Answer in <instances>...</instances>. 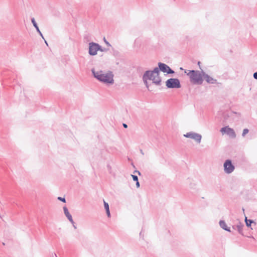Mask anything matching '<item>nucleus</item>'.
<instances>
[{
    "label": "nucleus",
    "mask_w": 257,
    "mask_h": 257,
    "mask_svg": "<svg viewBox=\"0 0 257 257\" xmlns=\"http://www.w3.org/2000/svg\"><path fill=\"white\" fill-rule=\"evenodd\" d=\"M143 80L146 86L149 88L148 80H152L153 83L156 85H161V78L160 76L159 69L155 67L153 70L146 71L143 76Z\"/></svg>",
    "instance_id": "1"
},
{
    "label": "nucleus",
    "mask_w": 257,
    "mask_h": 257,
    "mask_svg": "<svg viewBox=\"0 0 257 257\" xmlns=\"http://www.w3.org/2000/svg\"><path fill=\"white\" fill-rule=\"evenodd\" d=\"M93 76L98 81L105 84H113L114 83L113 74L110 71L104 72L102 70H95L92 69Z\"/></svg>",
    "instance_id": "2"
},
{
    "label": "nucleus",
    "mask_w": 257,
    "mask_h": 257,
    "mask_svg": "<svg viewBox=\"0 0 257 257\" xmlns=\"http://www.w3.org/2000/svg\"><path fill=\"white\" fill-rule=\"evenodd\" d=\"M202 71H203L190 70L187 75L189 76L191 82L193 84H201L203 77Z\"/></svg>",
    "instance_id": "3"
},
{
    "label": "nucleus",
    "mask_w": 257,
    "mask_h": 257,
    "mask_svg": "<svg viewBox=\"0 0 257 257\" xmlns=\"http://www.w3.org/2000/svg\"><path fill=\"white\" fill-rule=\"evenodd\" d=\"M166 85L168 88H179L181 87L180 81L177 78H170L166 82Z\"/></svg>",
    "instance_id": "4"
},
{
    "label": "nucleus",
    "mask_w": 257,
    "mask_h": 257,
    "mask_svg": "<svg viewBox=\"0 0 257 257\" xmlns=\"http://www.w3.org/2000/svg\"><path fill=\"white\" fill-rule=\"evenodd\" d=\"M220 132L222 135L226 134L231 139H234L236 137L234 130L229 127V126H225L222 127L220 130Z\"/></svg>",
    "instance_id": "5"
},
{
    "label": "nucleus",
    "mask_w": 257,
    "mask_h": 257,
    "mask_svg": "<svg viewBox=\"0 0 257 257\" xmlns=\"http://www.w3.org/2000/svg\"><path fill=\"white\" fill-rule=\"evenodd\" d=\"M100 49V45L94 42L89 43V54L91 56H95L97 54V51Z\"/></svg>",
    "instance_id": "6"
},
{
    "label": "nucleus",
    "mask_w": 257,
    "mask_h": 257,
    "mask_svg": "<svg viewBox=\"0 0 257 257\" xmlns=\"http://www.w3.org/2000/svg\"><path fill=\"white\" fill-rule=\"evenodd\" d=\"M184 136L186 138L194 140L198 144L200 143L202 139L201 135L193 132L187 133L186 134H184Z\"/></svg>",
    "instance_id": "7"
},
{
    "label": "nucleus",
    "mask_w": 257,
    "mask_h": 257,
    "mask_svg": "<svg viewBox=\"0 0 257 257\" xmlns=\"http://www.w3.org/2000/svg\"><path fill=\"white\" fill-rule=\"evenodd\" d=\"M231 162H225L224 164V170L227 173H230L234 170V166L231 164Z\"/></svg>",
    "instance_id": "8"
},
{
    "label": "nucleus",
    "mask_w": 257,
    "mask_h": 257,
    "mask_svg": "<svg viewBox=\"0 0 257 257\" xmlns=\"http://www.w3.org/2000/svg\"><path fill=\"white\" fill-rule=\"evenodd\" d=\"M204 79L209 84H215L216 83V80L206 74L204 71H202Z\"/></svg>",
    "instance_id": "9"
},
{
    "label": "nucleus",
    "mask_w": 257,
    "mask_h": 257,
    "mask_svg": "<svg viewBox=\"0 0 257 257\" xmlns=\"http://www.w3.org/2000/svg\"><path fill=\"white\" fill-rule=\"evenodd\" d=\"M158 67L159 69V72L161 71L164 73H166L167 71V69H168V66L164 63L159 62L158 63Z\"/></svg>",
    "instance_id": "10"
},
{
    "label": "nucleus",
    "mask_w": 257,
    "mask_h": 257,
    "mask_svg": "<svg viewBox=\"0 0 257 257\" xmlns=\"http://www.w3.org/2000/svg\"><path fill=\"white\" fill-rule=\"evenodd\" d=\"M31 21H32V23L33 26L36 28L37 31L38 32V33L40 34V35L42 37V38L43 39H44L43 37V34L41 32V31L37 25V24L36 22L35 21V20L34 18L31 19Z\"/></svg>",
    "instance_id": "11"
},
{
    "label": "nucleus",
    "mask_w": 257,
    "mask_h": 257,
    "mask_svg": "<svg viewBox=\"0 0 257 257\" xmlns=\"http://www.w3.org/2000/svg\"><path fill=\"white\" fill-rule=\"evenodd\" d=\"M219 224H220V226L224 230L228 231H230L229 228L227 227L226 223L224 221H220L219 222Z\"/></svg>",
    "instance_id": "12"
},
{
    "label": "nucleus",
    "mask_w": 257,
    "mask_h": 257,
    "mask_svg": "<svg viewBox=\"0 0 257 257\" xmlns=\"http://www.w3.org/2000/svg\"><path fill=\"white\" fill-rule=\"evenodd\" d=\"M103 202H104V208L106 210L107 215L108 217H109L110 216V211H109V209L108 204L107 203H106L104 200L103 201Z\"/></svg>",
    "instance_id": "13"
},
{
    "label": "nucleus",
    "mask_w": 257,
    "mask_h": 257,
    "mask_svg": "<svg viewBox=\"0 0 257 257\" xmlns=\"http://www.w3.org/2000/svg\"><path fill=\"white\" fill-rule=\"evenodd\" d=\"M245 221L246 226H250L251 225V223L252 222V221L251 220H248L246 217H245Z\"/></svg>",
    "instance_id": "14"
},
{
    "label": "nucleus",
    "mask_w": 257,
    "mask_h": 257,
    "mask_svg": "<svg viewBox=\"0 0 257 257\" xmlns=\"http://www.w3.org/2000/svg\"><path fill=\"white\" fill-rule=\"evenodd\" d=\"M174 72V71L171 69L169 66L168 67V69H167L166 73L168 74H173Z\"/></svg>",
    "instance_id": "15"
},
{
    "label": "nucleus",
    "mask_w": 257,
    "mask_h": 257,
    "mask_svg": "<svg viewBox=\"0 0 257 257\" xmlns=\"http://www.w3.org/2000/svg\"><path fill=\"white\" fill-rule=\"evenodd\" d=\"M223 119L222 120V121L223 122H225L227 121V117H228V113H226V112H224L223 113Z\"/></svg>",
    "instance_id": "16"
},
{
    "label": "nucleus",
    "mask_w": 257,
    "mask_h": 257,
    "mask_svg": "<svg viewBox=\"0 0 257 257\" xmlns=\"http://www.w3.org/2000/svg\"><path fill=\"white\" fill-rule=\"evenodd\" d=\"M249 130L247 128H244L243 130L242 133V136L243 137H244L248 133Z\"/></svg>",
    "instance_id": "17"
},
{
    "label": "nucleus",
    "mask_w": 257,
    "mask_h": 257,
    "mask_svg": "<svg viewBox=\"0 0 257 257\" xmlns=\"http://www.w3.org/2000/svg\"><path fill=\"white\" fill-rule=\"evenodd\" d=\"M63 209H64V213L66 216H67L70 214L68 211V209L66 207H64Z\"/></svg>",
    "instance_id": "18"
},
{
    "label": "nucleus",
    "mask_w": 257,
    "mask_h": 257,
    "mask_svg": "<svg viewBox=\"0 0 257 257\" xmlns=\"http://www.w3.org/2000/svg\"><path fill=\"white\" fill-rule=\"evenodd\" d=\"M68 218V219H69V220L72 222V223H73V219H72V216L70 215V214H69L68 215L66 216Z\"/></svg>",
    "instance_id": "19"
},
{
    "label": "nucleus",
    "mask_w": 257,
    "mask_h": 257,
    "mask_svg": "<svg viewBox=\"0 0 257 257\" xmlns=\"http://www.w3.org/2000/svg\"><path fill=\"white\" fill-rule=\"evenodd\" d=\"M99 51H101V52H105L107 51V49L104 48H102L100 45V49H99Z\"/></svg>",
    "instance_id": "20"
},
{
    "label": "nucleus",
    "mask_w": 257,
    "mask_h": 257,
    "mask_svg": "<svg viewBox=\"0 0 257 257\" xmlns=\"http://www.w3.org/2000/svg\"><path fill=\"white\" fill-rule=\"evenodd\" d=\"M132 176L133 179V180L134 181H138V177L137 176L132 175Z\"/></svg>",
    "instance_id": "21"
},
{
    "label": "nucleus",
    "mask_w": 257,
    "mask_h": 257,
    "mask_svg": "<svg viewBox=\"0 0 257 257\" xmlns=\"http://www.w3.org/2000/svg\"><path fill=\"white\" fill-rule=\"evenodd\" d=\"M58 199L59 200L62 201L63 202H66L65 199L64 198H62V197H58Z\"/></svg>",
    "instance_id": "22"
},
{
    "label": "nucleus",
    "mask_w": 257,
    "mask_h": 257,
    "mask_svg": "<svg viewBox=\"0 0 257 257\" xmlns=\"http://www.w3.org/2000/svg\"><path fill=\"white\" fill-rule=\"evenodd\" d=\"M253 77L255 79H257V72L253 73Z\"/></svg>",
    "instance_id": "23"
},
{
    "label": "nucleus",
    "mask_w": 257,
    "mask_h": 257,
    "mask_svg": "<svg viewBox=\"0 0 257 257\" xmlns=\"http://www.w3.org/2000/svg\"><path fill=\"white\" fill-rule=\"evenodd\" d=\"M104 41H105V44L108 46H111L110 44H109V42H108L106 40H104Z\"/></svg>",
    "instance_id": "24"
},
{
    "label": "nucleus",
    "mask_w": 257,
    "mask_h": 257,
    "mask_svg": "<svg viewBox=\"0 0 257 257\" xmlns=\"http://www.w3.org/2000/svg\"><path fill=\"white\" fill-rule=\"evenodd\" d=\"M136 185H137V187L138 188H139V187H140V183H139V181H137Z\"/></svg>",
    "instance_id": "25"
},
{
    "label": "nucleus",
    "mask_w": 257,
    "mask_h": 257,
    "mask_svg": "<svg viewBox=\"0 0 257 257\" xmlns=\"http://www.w3.org/2000/svg\"><path fill=\"white\" fill-rule=\"evenodd\" d=\"M122 125H123V126L124 128H127V125L126 123H123Z\"/></svg>",
    "instance_id": "26"
},
{
    "label": "nucleus",
    "mask_w": 257,
    "mask_h": 257,
    "mask_svg": "<svg viewBox=\"0 0 257 257\" xmlns=\"http://www.w3.org/2000/svg\"><path fill=\"white\" fill-rule=\"evenodd\" d=\"M238 230L239 231V232H241V228L239 226L238 227Z\"/></svg>",
    "instance_id": "27"
},
{
    "label": "nucleus",
    "mask_w": 257,
    "mask_h": 257,
    "mask_svg": "<svg viewBox=\"0 0 257 257\" xmlns=\"http://www.w3.org/2000/svg\"><path fill=\"white\" fill-rule=\"evenodd\" d=\"M140 151H141V154L143 155L144 153H143L142 150H141Z\"/></svg>",
    "instance_id": "28"
},
{
    "label": "nucleus",
    "mask_w": 257,
    "mask_h": 257,
    "mask_svg": "<svg viewBox=\"0 0 257 257\" xmlns=\"http://www.w3.org/2000/svg\"><path fill=\"white\" fill-rule=\"evenodd\" d=\"M45 44H47V45H48V43H47V42H46V41H45Z\"/></svg>",
    "instance_id": "29"
},
{
    "label": "nucleus",
    "mask_w": 257,
    "mask_h": 257,
    "mask_svg": "<svg viewBox=\"0 0 257 257\" xmlns=\"http://www.w3.org/2000/svg\"><path fill=\"white\" fill-rule=\"evenodd\" d=\"M200 62H198V65H200Z\"/></svg>",
    "instance_id": "30"
},
{
    "label": "nucleus",
    "mask_w": 257,
    "mask_h": 257,
    "mask_svg": "<svg viewBox=\"0 0 257 257\" xmlns=\"http://www.w3.org/2000/svg\"><path fill=\"white\" fill-rule=\"evenodd\" d=\"M225 161H230V160H226Z\"/></svg>",
    "instance_id": "31"
}]
</instances>
